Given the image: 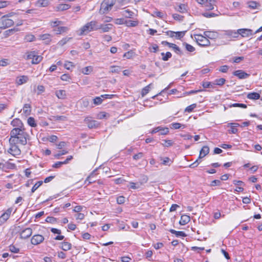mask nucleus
<instances>
[{"mask_svg":"<svg viewBox=\"0 0 262 262\" xmlns=\"http://www.w3.org/2000/svg\"><path fill=\"white\" fill-rule=\"evenodd\" d=\"M9 217H10L9 216H8L5 213H4L0 216V224H4L9 219Z\"/></svg>","mask_w":262,"mask_h":262,"instance_id":"nucleus-45","label":"nucleus"},{"mask_svg":"<svg viewBox=\"0 0 262 262\" xmlns=\"http://www.w3.org/2000/svg\"><path fill=\"white\" fill-rule=\"evenodd\" d=\"M134 52L132 51L126 52L124 54L123 57L127 59H130L134 56Z\"/></svg>","mask_w":262,"mask_h":262,"instance_id":"nucleus-64","label":"nucleus"},{"mask_svg":"<svg viewBox=\"0 0 262 262\" xmlns=\"http://www.w3.org/2000/svg\"><path fill=\"white\" fill-rule=\"evenodd\" d=\"M247 97L251 100H257L260 98V94L256 92H252L248 94Z\"/></svg>","mask_w":262,"mask_h":262,"instance_id":"nucleus-32","label":"nucleus"},{"mask_svg":"<svg viewBox=\"0 0 262 262\" xmlns=\"http://www.w3.org/2000/svg\"><path fill=\"white\" fill-rule=\"evenodd\" d=\"M233 75L237 76L239 79H245L249 76V74L243 70H236L233 72Z\"/></svg>","mask_w":262,"mask_h":262,"instance_id":"nucleus-19","label":"nucleus"},{"mask_svg":"<svg viewBox=\"0 0 262 262\" xmlns=\"http://www.w3.org/2000/svg\"><path fill=\"white\" fill-rule=\"evenodd\" d=\"M160 132L161 135H167L169 133V129L167 127H163L162 126H158L155 128H154L151 132V134L156 133L158 132Z\"/></svg>","mask_w":262,"mask_h":262,"instance_id":"nucleus-14","label":"nucleus"},{"mask_svg":"<svg viewBox=\"0 0 262 262\" xmlns=\"http://www.w3.org/2000/svg\"><path fill=\"white\" fill-rule=\"evenodd\" d=\"M196 107V104L195 103H193L191 104L185 109V112L190 113L193 111V110Z\"/></svg>","mask_w":262,"mask_h":262,"instance_id":"nucleus-54","label":"nucleus"},{"mask_svg":"<svg viewBox=\"0 0 262 262\" xmlns=\"http://www.w3.org/2000/svg\"><path fill=\"white\" fill-rule=\"evenodd\" d=\"M228 126H230L231 129L229 130L230 134H236L237 133L238 129L236 128L237 127L239 126L238 123H229Z\"/></svg>","mask_w":262,"mask_h":262,"instance_id":"nucleus-30","label":"nucleus"},{"mask_svg":"<svg viewBox=\"0 0 262 262\" xmlns=\"http://www.w3.org/2000/svg\"><path fill=\"white\" fill-rule=\"evenodd\" d=\"M25 58L26 60L31 59V63L32 64H38L42 59V57L38 55L35 51L27 52Z\"/></svg>","mask_w":262,"mask_h":262,"instance_id":"nucleus-3","label":"nucleus"},{"mask_svg":"<svg viewBox=\"0 0 262 262\" xmlns=\"http://www.w3.org/2000/svg\"><path fill=\"white\" fill-rule=\"evenodd\" d=\"M32 234V230L30 228H27L23 230L20 233V237L21 238H27L29 237Z\"/></svg>","mask_w":262,"mask_h":262,"instance_id":"nucleus-17","label":"nucleus"},{"mask_svg":"<svg viewBox=\"0 0 262 262\" xmlns=\"http://www.w3.org/2000/svg\"><path fill=\"white\" fill-rule=\"evenodd\" d=\"M164 143H162V145L166 147L171 146L173 145V142L170 140H163Z\"/></svg>","mask_w":262,"mask_h":262,"instance_id":"nucleus-52","label":"nucleus"},{"mask_svg":"<svg viewBox=\"0 0 262 262\" xmlns=\"http://www.w3.org/2000/svg\"><path fill=\"white\" fill-rule=\"evenodd\" d=\"M171 128L173 129H179L182 126H183V128H185V125H182L181 123H172L171 124Z\"/></svg>","mask_w":262,"mask_h":262,"instance_id":"nucleus-53","label":"nucleus"},{"mask_svg":"<svg viewBox=\"0 0 262 262\" xmlns=\"http://www.w3.org/2000/svg\"><path fill=\"white\" fill-rule=\"evenodd\" d=\"M56 96L59 99H64L66 96V92L64 90H58L55 93Z\"/></svg>","mask_w":262,"mask_h":262,"instance_id":"nucleus-36","label":"nucleus"},{"mask_svg":"<svg viewBox=\"0 0 262 262\" xmlns=\"http://www.w3.org/2000/svg\"><path fill=\"white\" fill-rule=\"evenodd\" d=\"M161 55L162 56V59L163 61H167L172 56L171 53L169 52H167L166 53L163 52L161 53Z\"/></svg>","mask_w":262,"mask_h":262,"instance_id":"nucleus-41","label":"nucleus"},{"mask_svg":"<svg viewBox=\"0 0 262 262\" xmlns=\"http://www.w3.org/2000/svg\"><path fill=\"white\" fill-rule=\"evenodd\" d=\"M183 45L188 52H192L195 51V48L192 46L187 43H184Z\"/></svg>","mask_w":262,"mask_h":262,"instance_id":"nucleus-57","label":"nucleus"},{"mask_svg":"<svg viewBox=\"0 0 262 262\" xmlns=\"http://www.w3.org/2000/svg\"><path fill=\"white\" fill-rule=\"evenodd\" d=\"M121 14L125 18H132L134 16V13L129 9H125L120 12Z\"/></svg>","mask_w":262,"mask_h":262,"instance_id":"nucleus-25","label":"nucleus"},{"mask_svg":"<svg viewBox=\"0 0 262 262\" xmlns=\"http://www.w3.org/2000/svg\"><path fill=\"white\" fill-rule=\"evenodd\" d=\"M125 25L128 27H134L138 25L139 21L137 20H126Z\"/></svg>","mask_w":262,"mask_h":262,"instance_id":"nucleus-28","label":"nucleus"},{"mask_svg":"<svg viewBox=\"0 0 262 262\" xmlns=\"http://www.w3.org/2000/svg\"><path fill=\"white\" fill-rule=\"evenodd\" d=\"M10 147L8 150V152L13 156H17L21 154V150L18 147V144H13L9 142Z\"/></svg>","mask_w":262,"mask_h":262,"instance_id":"nucleus-8","label":"nucleus"},{"mask_svg":"<svg viewBox=\"0 0 262 262\" xmlns=\"http://www.w3.org/2000/svg\"><path fill=\"white\" fill-rule=\"evenodd\" d=\"M151 85V84H149L148 85L144 87L141 92V95L142 97H144L145 95H146L150 91V86Z\"/></svg>","mask_w":262,"mask_h":262,"instance_id":"nucleus-44","label":"nucleus"},{"mask_svg":"<svg viewBox=\"0 0 262 262\" xmlns=\"http://www.w3.org/2000/svg\"><path fill=\"white\" fill-rule=\"evenodd\" d=\"M61 248L64 251H68L71 248L72 245L71 243L68 242H64L62 243Z\"/></svg>","mask_w":262,"mask_h":262,"instance_id":"nucleus-39","label":"nucleus"},{"mask_svg":"<svg viewBox=\"0 0 262 262\" xmlns=\"http://www.w3.org/2000/svg\"><path fill=\"white\" fill-rule=\"evenodd\" d=\"M142 185V183H134V182H130L129 183V188L133 189H138L140 187L141 185Z\"/></svg>","mask_w":262,"mask_h":262,"instance_id":"nucleus-48","label":"nucleus"},{"mask_svg":"<svg viewBox=\"0 0 262 262\" xmlns=\"http://www.w3.org/2000/svg\"><path fill=\"white\" fill-rule=\"evenodd\" d=\"M162 43L164 45L168 46L169 48H172L176 53L179 54H181V51L180 48L176 45L172 43H169L166 41H162Z\"/></svg>","mask_w":262,"mask_h":262,"instance_id":"nucleus-18","label":"nucleus"},{"mask_svg":"<svg viewBox=\"0 0 262 262\" xmlns=\"http://www.w3.org/2000/svg\"><path fill=\"white\" fill-rule=\"evenodd\" d=\"M164 15L165 14L164 13L157 10L154 11L153 13L152 14V16L154 17H156L160 18H163Z\"/></svg>","mask_w":262,"mask_h":262,"instance_id":"nucleus-42","label":"nucleus"},{"mask_svg":"<svg viewBox=\"0 0 262 262\" xmlns=\"http://www.w3.org/2000/svg\"><path fill=\"white\" fill-rule=\"evenodd\" d=\"M194 38L198 44L200 46H208L210 44V41L206 36L196 34L194 35Z\"/></svg>","mask_w":262,"mask_h":262,"instance_id":"nucleus-6","label":"nucleus"},{"mask_svg":"<svg viewBox=\"0 0 262 262\" xmlns=\"http://www.w3.org/2000/svg\"><path fill=\"white\" fill-rule=\"evenodd\" d=\"M14 25V21L6 16H3L0 19V29H5Z\"/></svg>","mask_w":262,"mask_h":262,"instance_id":"nucleus-7","label":"nucleus"},{"mask_svg":"<svg viewBox=\"0 0 262 262\" xmlns=\"http://www.w3.org/2000/svg\"><path fill=\"white\" fill-rule=\"evenodd\" d=\"M190 221V217L189 215L184 214L181 215L179 224L181 225H185L188 223Z\"/></svg>","mask_w":262,"mask_h":262,"instance_id":"nucleus-26","label":"nucleus"},{"mask_svg":"<svg viewBox=\"0 0 262 262\" xmlns=\"http://www.w3.org/2000/svg\"><path fill=\"white\" fill-rule=\"evenodd\" d=\"M29 80V77L27 76L23 75L17 77L16 79V83L18 85H21L26 83Z\"/></svg>","mask_w":262,"mask_h":262,"instance_id":"nucleus-20","label":"nucleus"},{"mask_svg":"<svg viewBox=\"0 0 262 262\" xmlns=\"http://www.w3.org/2000/svg\"><path fill=\"white\" fill-rule=\"evenodd\" d=\"M203 15L207 18L214 17L217 16V14L214 13L205 12L203 14Z\"/></svg>","mask_w":262,"mask_h":262,"instance_id":"nucleus-60","label":"nucleus"},{"mask_svg":"<svg viewBox=\"0 0 262 262\" xmlns=\"http://www.w3.org/2000/svg\"><path fill=\"white\" fill-rule=\"evenodd\" d=\"M71 39H72V38H71V37H64V38H62L61 40H60L58 42V45L62 47V46H64L65 44H66Z\"/></svg>","mask_w":262,"mask_h":262,"instance_id":"nucleus-43","label":"nucleus"},{"mask_svg":"<svg viewBox=\"0 0 262 262\" xmlns=\"http://www.w3.org/2000/svg\"><path fill=\"white\" fill-rule=\"evenodd\" d=\"M10 64L9 60L8 59H3L0 60V66L6 67Z\"/></svg>","mask_w":262,"mask_h":262,"instance_id":"nucleus-58","label":"nucleus"},{"mask_svg":"<svg viewBox=\"0 0 262 262\" xmlns=\"http://www.w3.org/2000/svg\"><path fill=\"white\" fill-rule=\"evenodd\" d=\"M28 124L31 127H35L36 123H35V119L33 117H29L27 120Z\"/></svg>","mask_w":262,"mask_h":262,"instance_id":"nucleus-51","label":"nucleus"},{"mask_svg":"<svg viewBox=\"0 0 262 262\" xmlns=\"http://www.w3.org/2000/svg\"><path fill=\"white\" fill-rule=\"evenodd\" d=\"M116 0H104L101 4L100 13L105 14L108 13L115 5Z\"/></svg>","mask_w":262,"mask_h":262,"instance_id":"nucleus-2","label":"nucleus"},{"mask_svg":"<svg viewBox=\"0 0 262 262\" xmlns=\"http://www.w3.org/2000/svg\"><path fill=\"white\" fill-rule=\"evenodd\" d=\"M51 3L50 0H37L34 3V5L37 7H46Z\"/></svg>","mask_w":262,"mask_h":262,"instance_id":"nucleus-16","label":"nucleus"},{"mask_svg":"<svg viewBox=\"0 0 262 262\" xmlns=\"http://www.w3.org/2000/svg\"><path fill=\"white\" fill-rule=\"evenodd\" d=\"M237 31L238 38L239 37V36H241L242 37H248L254 34L253 33V31L250 29H239L237 30Z\"/></svg>","mask_w":262,"mask_h":262,"instance_id":"nucleus-9","label":"nucleus"},{"mask_svg":"<svg viewBox=\"0 0 262 262\" xmlns=\"http://www.w3.org/2000/svg\"><path fill=\"white\" fill-rule=\"evenodd\" d=\"M144 157V154L143 152H138V154L135 155L133 156V159L135 160H138L139 159H142Z\"/></svg>","mask_w":262,"mask_h":262,"instance_id":"nucleus-63","label":"nucleus"},{"mask_svg":"<svg viewBox=\"0 0 262 262\" xmlns=\"http://www.w3.org/2000/svg\"><path fill=\"white\" fill-rule=\"evenodd\" d=\"M205 36L210 39H214L217 37V33L215 32L205 31L204 33Z\"/></svg>","mask_w":262,"mask_h":262,"instance_id":"nucleus-35","label":"nucleus"},{"mask_svg":"<svg viewBox=\"0 0 262 262\" xmlns=\"http://www.w3.org/2000/svg\"><path fill=\"white\" fill-rule=\"evenodd\" d=\"M97 29L98 28L96 27V21H91L89 23H88L80 28L79 35H82L83 34H86L92 31Z\"/></svg>","mask_w":262,"mask_h":262,"instance_id":"nucleus-4","label":"nucleus"},{"mask_svg":"<svg viewBox=\"0 0 262 262\" xmlns=\"http://www.w3.org/2000/svg\"><path fill=\"white\" fill-rule=\"evenodd\" d=\"M18 31L19 29L16 28H14L13 29L7 30L4 32V37L7 38L10 36V35L13 34L15 32H17Z\"/></svg>","mask_w":262,"mask_h":262,"instance_id":"nucleus-29","label":"nucleus"},{"mask_svg":"<svg viewBox=\"0 0 262 262\" xmlns=\"http://www.w3.org/2000/svg\"><path fill=\"white\" fill-rule=\"evenodd\" d=\"M214 82H208V81H206V82H203V83H202V86L204 88H214Z\"/></svg>","mask_w":262,"mask_h":262,"instance_id":"nucleus-46","label":"nucleus"},{"mask_svg":"<svg viewBox=\"0 0 262 262\" xmlns=\"http://www.w3.org/2000/svg\"><path fill=\"white\" fill-rule=\"evenodd\" d=\"M84 121L90 128H97L100 124L97 121L92 120L91 117H86L84 119Z\"/></svg>","mask_w":262,"mask_h":262,"instance_id":"nucleus-10","label":"nucleus"},{"mask_svg":"<svg viewBox=\"0 0 262 262\" xmlns=\"http://www.w3.org/2000/svg\"><path fill=\"white\" fill-rule=\"evenodd\" d=\"M225 81L226 80L224 78H220L216 79L214 82L215 85H222L225 83Z\"/></svg>","mask_w":262,"mask_h":262,"instance_id":"nucleus-56","label":"nucleus"},{"mask_svg":"<svg viewBox=\"0 0 262 262\" xmlns=\"http://www.w3.org/2000/svg\"><path fill=\"white\" fill-rule=\"evenodd\" d=\"M113 28V25L111 24H102L99 27H97L98 29H100L103 32H107L110 31Z\"/></svg>","mask_w":262,"mask_h":262,"instance_id":"nucleus-24","label":"nucleus"},{"mask_svg":"<svg viewBox=\"0 0 262 262\" xmlns=\"http://www.w3.org/2000/svg\"><path fill=\"white\" fill-rule=\"evenodd\" d=\"M31 112V107L30 104H25L23 108V112L26 116H28Z\"/></svg>","mask_w":262,"mask_h":262,"instance_id":"nucleus-31","label":"nucleus"},{"mask_svg":"<svg viewBox=\"0 0 262 262\" xmlns=\"http://www.w3.org/2000/svg\"><path fill=\"white\" fill-rule=\"evenodd\" d=\"M29 137L28 134L26 129H12L10 132L9 142L13 144H19L25 145L27 143V139Z\"/></svg>","mask_w":262,"mask_h":262,"instance_id":"nucleus-1","label":"nucleus"},{"mask_svg":"<svg viewBox=\"0 0 262 262\" xmlns=\"http://www.w3.org/2000/svg\"><path fill=\"white\" fill-rule=\"evenodd\" d=\"M112 95H102L100 97H96L93 99V102L95 105H99L102 103L103 99H111Z\"/></svg>","mask_w":262,"mask_h":262,"instance_id":"nucleus-15","label":"nucleus"},{"mask_svg":"<svg viewBox=\"0 0 262 262\" xmlns=\"http://www.w3.org/2000/svg\"><path fill=\"white\" fill-rule=\"evenodd\" d=\"M64 67L67 70H70L72 68L74 67V65L72 62L66 61L64 64Z\"/></svg>","mask_w":262,"mask_h":262,"instance_id":"nucleus-61","label":"nucleus"},{"mask_svg":"<svg viewBox=\"0 0 262 262\" xmlns=\"http://www.w3.org/2000/svg\"><path fill=\"white\" fill-rule=\"evenodd\" d=\"M9 250L13 253H18L19 251V249L13 245L9 246Z\"/></svg>","mask_w":262,"mask_h":262,"instance_id":"nucleus-62","label":"nucleus"},{"mask_svg":"<svg viewBox=\"0 0 262 262\" xmlns=\"http://www.w3.org/2000/svg\"><path fill=\"white\" fill-rule=\"evenodd\" d=\"M248 7L252 9H256L258 8L260 5L259 3L255 1H250L248 3Z\"/></svg>","mask_w":262,"mask_h":262,"instance_id":"nucleus-37","label":"nucleus"},{"mask_svg":"<svg viewBox=\"0 0 262 262\" xmlns=\"http://www.w3.org/2000/svg\"><path fill=\"white\" fill-rule=\"evenodd\" d=\"M222 35L226 38L232 40L233 38H237V31L234 30H228L224 31Z\"/></svg>","mask_w":262,"mask_h":262,"instance_id":"nucleus-12","label":"nucleus"},{"mask_svg":"<svg viewBox=\"0 0 262 262\" xmlns=\"http://www.w3.org/2000/svg\"><path fill=\"white\" fill-rule=\"evenodd\" d=\"M43 183V182L42 181H39L36 182L34 186L32 187L31 189V192L32 193L34 192L35 190H37V189Z\"/></svg>","mask_w":262,"mask_h":262,"instance_id":"nucleus-49","label":"nucleus"},{"mask_svg":"<svg viewBox=\"0 0 262 262\" xmlns=\"http://www.w3.org/2000/svg\"><path fill=\"white\" fill-rule=\"evenodd\" d=\"M209 152V147L207 146H204L202 148L201 150H200V155H199V158L201 159V158L204 157L207 155H208Z\"/></svg>","mask_w":262,"mask_h":262,"instance_id":"nucleus-27","label":"nucleus"},{"mask_svg":"<svg viewBox=\"0 0 262 262\" xmlns=\"http://www.w3.org/2000/svg\"><path fill=\"white\" fill-rule=\"evenodd\" d=\"M11 125L13 127L12 129H26L22 121L18 118H15L11 122Z\"/></svg>","mask_w":262,"mask_h":262,"instance_id":"nucleus-11","label":"nucleus"},{"mask_svg":"<svg viewBox=\"0 0 262 262\" xmlns=\"http://www.w3.org/2000/svg\"><path fill=\"white\" fill-rule=\"evenodd\" d=\"M125 19L123 18H116L114 20V23L116 25H125Z\"/></svg>","mask_w":262,"mask_h":262,"instance_id":"nucleus-59","label":"nucleus"},{"mask_svg":"<svg viewBox=\"0 0 262 262\" xmlns=\"http://www.w3.org/2000/svg\"><path fill=\"white\" fill-rule=\"evenodd\" d=\"M44 237L40 234L34 235L31 239V243L34 245H37L43 242L44 241Z\"/></svg>","mask_w":262,"mask_h":262,"instance_id":"nucleus-13","label":"nucleus"},{"mask_svg":"<svg viewBox=\"0 0 262 262\" xmlns=\"http://www.w3.org/2000/svg\"><path fill=\"white\" fill-rule=\"evenodd\" d=\"M195 1L208 11L214 9V6L216 2L215 0H195Z\"/></svg>","mask_w":262,"mask_h":262,"instance_id":"nucleus-5","label":"nucleus"},{"mask_svg":"<svg viewBox=\"0 0 262 262\" xmlns=\"http://www.w3.org/2000/svg\"><path fill=\"white\" fill-rule=\"evenodd\" d=\"M169 231L172 233L174 234L177 236H185L186 235L185 233L183 231H177L173 229H170Z\"/></svg>","mask_w":262,"mask_h":262,"instance_id":"nucleus-50","label":"nucleus"},{"mask_svg":"<svg viewBox=\"0 0 262 262\" xmlns=\"http://www.w3.org/2000/svg\"><path fill=\"white\" fill-rule=\"evenodd\" d=\"M63 23L62 21H60L57 19L52 20L50 22V25L52 28H56L57 27H59V26L63 25Z\"/></svg>","mask_w":262,"mask_h":262,"instance_id":"nucleus-34","label":"nucleus"},{"mask_svg":"<svg viewBox=\"0 0 262 262\" xmlns=\"http://www.w3.org/2000/svg\"><path fill=\"white\" fill-rule=\"evenodd\" d=\"M52 35L50 34H44L39 36V39L45 41L46 44H49L51 41Z\"/></svg>","mask_w":262,"mask_h":262,"instance_id":"nucleus-22","label":"nucleus"},{"mask_svg":"<svg viewBox=\"0 0 262 262\" xmlns=\"http://www.w3.org/2000/svg\"><path fill=\"white\" fill-rule=\"evenodd\" d=\"M69 30V28L68 27L60 26L54 28L53 31H55L56 34H61L64 33H67Z\"/></svg>","mask_w":262,"mask_h":262,"instance_id":"nucleus-23","label":"nucleus"},{"mask_svg":"<svg viewBox=\"0 0 262 262\" xmlns=\"http://www.w3.org/2000/svg\"><path fill=\"white\" fill-rule=\"evenodd\" d=\"M111 72L113 73H119L121 70V68L119 66H113L110 67Z\"/></svg>","mask_w":262,"mask_h":262,"instance_id":"nucleus-47","label":"nucleus"},{"mask_svg":"<svg viewBox=\"0 0 262 262\" xmlns=\"http://www.w3.org/2000/svg\"><path fill=\"white\" fill-rule=\"evenodd\" d=\"M35 37L32 34H27L25 35L24 39L27 42H32L35 40Z\"/></svg>","mask_w":262,"mask_h":262,"instance_id":"nucleus-40","label":"nucleus"},{"mask_svg":"<svg viewBox=\"0 0 262 262\" xmlns=\"http://www.w3.org/2000/svg\"><path fill=\"white\" fill-rule=\"evenodd\" d=\"M80 71L84 75H89L93 71V67L92 66H88L82 68Z\"/></svg>","mask_w":262,"mask_h":262,"instance_id":"nucleus-33","label":"nucleus"},{"mask_svg":"<svg viewBox=\"0 0 262 262\" xmlns=\"http://www.w3.org/2000/svg\"><path fill=\"white\" fill-rule=\"evenodd\" d=\"M107 115L108 114L104 112H101L97 115L96 118L98 119H102L106 118Z\"/></svg>","mask_w":262,"mask_h":262,"instance_id":"nucleus-55","label":"nucleus"},{"mask_svg":"<svg viewBox=\"0 0 262 262\" xmlns=\"http://www.w3.org/2000/svg\"><path fill=\"white\" fill-rule=\"evenodd\" d=\"M71 7V6L67 4H59L57 5L55 8V10L57 12L62 11L68 10Z\"/></svg>","mask_w":262,"mask_h":262,"instance_id":"nucleus-21","label":"nucleus"},{"mask_svg":"<svg viewBox=\"0 0 262 262\" xmlns=\"http://www.w3.org/2000/svg\"><path fill=\"white\" fill-rule=\"evenodd\" d=\"M187 6L185 4H181L176 8V10L180 13H184L187 12Z\"/></svg>","mask_w":262,"mask_h":262,"instance_id":"nucleus-38","label":"nucleus"}]
</instances>
